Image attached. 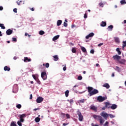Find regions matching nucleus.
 Listing matches in <instances>:
<instances>
[{"mask_svg":"<svg viewBox=\"0 0 126 126\" xmlns=\"http://www.w3.org/2000/svg\"><path fill=\"white\" fill-rule=\"evenodd\" d=\"M21 104H18L16 105V108H17V109H21Z\"/></svg>","mask_w":126,"mask_h":126,"instance_id":"32","label":"nucleus"},{"mask_svg":"<svg viewBox=\"0 0 126 126\" xmlns=\"http://www.w3.org/2000/svg\"><path fill=\"white\" fill-rule=\"evenodd\" d=\"M114 40L115 43L117 44H120L121 43V41H120V38L118 37H114Z\"/></svg>","mask_w":126,"mask_h":126,"instance_id":"13","label":"nucleus"},{"mask_svg":"<svg viewBox=\"0 0 126 126\" xmlns=\"http://www.w3.org/2000/svg\"><path fill=\"white\" fill-rule=\"evenodd\" d=\"M20 117V121H21V123H23L24 122V119H23L25 117V114H22L19 115Z\"/></svg>","mask_w":126,"mask_h":126,"instance_id":"8","label":"nucleus"},{"mask_svg":"<svg viewBox=\"0 0 126 126\" xmlns=\"http://www.w3.org/2000/svg\"><path fill=\"white\" fill-rule=\"evenodd\" d=\"M120 3H121V4H126V0H122L120 1Z\"/></svg>","mask_w":126,"mask_h":126,"instance_id":"31","label":"nucleus"},{"mask_svg":"<svg viewBox=\"0 0 126 126\" xmlns=\"http://www.w3.org/2000/svg\"><path fill=\"white\" fill-rule=\"evenodd\" d=\"M67 125H68V123H63V126H67Z\"/></svg>","mask_w":126,"mask_h":126,"instance_id":"62","label":"nucleus"},{"mask_svg":"<svg viewBox=\"0 0 126 126\" xmlns=\"http://www.w3.org/2000/svg\"><path fill=\"white\" fill-rule=\"evenodd\" d=\"M0 27H1V29H5V27H4V25L3 24H0Z\"/></svg>","mask_w":126,"mask_h":126,"instance_id":"29","label":"nucleus"},{"mask_svg":"<svg viewBox=\"0 0 126 126\" xmlns=\"http://www.w3.org/2000/svg\"><path fill=\"white\" fill-rule=\"evenodd\" d=\"M116 52H118V55H121L122 54V52L120 51V48H119L116 49Z\"/></svg>","mask_w":126,"mask_h":126,"instance_id":"28","label":"nucleus"},{"mask_svg":"<svg viewBox=\"0 0 126 126\" xmlns=\"http://www.w3.org/2000/svg\"><path fill=\"white\" fill-rule=\"evenodd\" d=\"M37 110H40V108L34 109L33 111H37Z\"/></svg>","mask_w":126,"mask_h":126,"instance_id":"61","label":"nucleus"},{"mask_svg":"<svg viewBox=\"0 0 126 126\" xmlns=\"http://www.w3.org/2000/svg\"><path fill=\"white\" fill-rule=\"evenodd\" d=\"M91 126H99L98 125H94V123H92Z\"/></svg>","mask_w":126,"mask_h":126,"instance_id":"56","label":"nucleus"},{"mask_svg":"<svg viewBox=\"0 0 126 126\" xmlns=\"http://www.w3.org/2000/svg\"><path fill=\"white\" fill-rule=\"evenodd\" d=\"M103 87H105L107 89H109L110 88V85L108 83H105L102 85Z\"/></svg>","mask_w":126,"mask_h":126,"instance_id":"19","label":"nucleus"},{"mask_svg":"<svg viewBox=\"0 0 126 126\" xmlns=\"http://www.w3.org/2000/svg\"><path fill=\"white\" fill-rule=\"evenodd\" d=\"M41 76L43 80H46L47 79V73L46 72H41Z\"/></svg>","mask_w":126,"mask_h":126,"instance_id":"5","label":"nucleus"},{"mask_svg":"<svg viewBox=\"0 0 126 126\" xmlns=\"http://www.w3.org/2000/svg\"><path fill=\"white\" fill-rule=\"evenodd\" d=\"M36 82L38 83V84H41V82L40 81V80H39V79H37V80H36Z\"/></svg>","mask_w":126,"mask_h":126,"instance_id":"46","label":"nucleus"},{"mask_svg":"<svg viewBox=\"0 0 126 126\" xmlns=\"http://www.w3.org/2000/svg\"><path fill=\"white\" fill-rule=\"evenodd\" d=\"M108 116L111 118V119H113V118H115V116L113 115L112 114H108Z\"/></svg>","mask_w":126,"mask_h":126,"instance_id":"41","label":"nucleus"},{"mask_svg":"<svg viewBox=\"0 0 126 126\" xmlns=\"http://www.w3.org/2000/svg\"><path fill=\"white\" fill-rule=\"evenodd\" d=\"M77 115L78 116V120L79 122H83V120H84V118H83V115H82L80 111H77Z\"/></svg>","mask_w":126,"mask_h":126,"instance_id":"3","label":"nucleus"},{"mask_svg":"<svg viewBox=\"0 0 126 126\" xmlns=\"http://www.w3.org/2000/svg\"><path fill=\"white\" fill-rule=\"evenodd\" d=\"M99 5L100 6V7H104V3L102 2L99 3Z\"/></svg>","mask_w":126,"mask_h":126,"instance_id":"38","label":"nucleus"},{"mask_svg":"<svg viewBox=\"0 0 126 126\" xmlns=\"http://www.w3.org/2000/svg\"><path fill=\"white\" fill-rule=\"evenodd\" d=\"M30 10H32V11H34V8H30Z\"/></svg>","mask_w":126,"mask_h":126,"instance_id":"64","label":"nucleus"},{"mask_svg":"<svg viewBox=\"0 0 126 126\" xmlns=\"http://www.w3.org/2000/svg\"><path fill=\"white\" fill-rule=\"evenodd\" d=\"M100 116L104 118L105 120H107V118L109 117V114L105 112H102L101 113H100Z\"/></svg>","mask_w":126,"mask_h":126,"instance_id":"6","label":"nucleus"},{"mask_svg":"<svg viewBox=\"0 0 126 126\" xmlns=\"http://www.w3.org/2000/svg\"><path fill=\"white\" fill-rule=\"evenodd\" d=\"M117 108H118V106L115 104H112L111 106V109H112V110H115Z\"/></svg>","mask_w":126,"mask_h":126,"instance_id":"18","label":"nucleus"},{"mask_svg":"<svg viewBox=\"0 0 126 126\" xmlns=\"http://www.w3.org/2000/svg\"><path fill=\"white\" fill-rule=\"evenodd\" d=\"M105 108H107V109H110L111 108V103L110 102H106L105 103Z\"/></svg>","mask_w":126,"mask_h":126,"instance_id":"12","label":"nucleus"},{"mask_svg":"<svg viewBox=\"0 0 126 126\" xmlns=\"http://www.w3.org/2000/svg\"><path fill=\"white\" fill-rule=\"evenodd\" d=\"M13 32V31L10 30V29H9L6 31V33L7 34V35H11Z\"/></svg>","mask_w":126,"mask_h":126,"instance_id":"10","label":"nucleus"},{"mask_svg":"<svg viewBox=\"0 0 126 126\" xmlns=\"http://www.w3.org/2000/svg\"><path fill=\"white\" fill-rule=\"evenodd\" d=\"M63 70H64V71H65V70H66V66H64L63 67Z\"/></svg>","mask_w":126,"mask_h":126,"instance_id":"59","label":"nucleus"},{"mask_svg":"<svg viewBox=\"0 0 126 126\" xmlns=\"http://www.w3.org/2000/svg\"><path fill=\"white\" fill-rule=\"evenodd\" d=\"M104 126H109V122L106 121L104 124Z\"/></svg>","mask_w":126,"mask_h":126,"instance_id":"44","label":"nucleus"},{"mask_svg":"<svg viewBox=\"0 0 126 126\" xmlns=\"http://www.w3.org/2000/svg\"><path fill=\"white\" fill-rule=\"evenodd\" d=\"M111 76L112 77H114L115 76V73H112Z\"/></svg>","mask_w":126,"mask_h":126,"instance_id":"63","label":"nucleus"},{"mask_svg":"<svg viewBox=\"0 0 126 126\" xmlns=\"http://www.w3.org/2000/svg\"><path fill=\"white\" fill-rule=\"evenodd\" d=\"M53 58L54 61H55V62H58V61H59V57L58 55L53 56Z\"/></svg>","mask_w":126,"mask_h":126,"instance_id":"23","label":"nucleus"},{"mask_svg":"<svg viewBox=\"0 0 126 126\" xmlns=\"http://www.w3.org/2000/svg\"><path fill=\"white\" fill-rule=\"evenodd\" d=\"M39 35H44V34H45V32L43 31H39Z\"/></svg>","mask_w":126,"mask_h":126,"instance_id":"33","label":"nucleus"},{"mask_svg":"<svg viewBox=\"0 0 126 126\" xmlns=\"http://www.w3.org/2000/svg\"><path fill=\"white\" fill-rule=\"evenodd\" d=\"M72 52H73L74 54H75V53H76V48H75V47H73L72 48Z\"/></svg>","mask_w":126,"mask_h":126,"instance_id":"27","label":"nucleus"},{"mask_svg":"<svg viewBox=\"0 0 126 126\" xmlns=\"http://www.w3.org/2000/svg\"><path fill=\"white\" fill-rule=\"evenodd\" d=\"M24 62L25 63H28L29 62H31V59L28 58V57H25L24 59Z\"/></svg>","mask_w":126,"mask_h":126,"instance_id":"15","label":"nucleus"},{"mask_svg":"<svg viewBox=\"0 0 126 126\" xmlns=\"http://www.w3.org/2000/svg\"><path fill=\"white\" fill-rule=\"evenodd\" d=\"M103 43H100L99 44H98V47H100V46H103Z\"/></svg>","mask_w":126,"mask_h":126,"instance_id":"55","label":"nucleus"},{"mask_svg":"<svg viewBox=\"0 0 126 126\" xmlns=\"http://www.w3.org/2000/svg\"><path fill=\"white\" fill-rule=\"evenodd\" d=\"M119 63H120L121 64H125L126 63V60L124 59H121L120 61H118Z\"/></svg>","mask_w":126,"mask_h":126,"instance_id":"16","label":"nucleus"},{"mask_svg":"<svg viewBox=\"0 0 126 126\" xmlns=\"http://www.w3.org/2000/svg\"><path fill=\"white\" fill-rule=\"evenodd\" d=\"M113 28H114V26H113V25H110V26H108V29L110 30H112Z\"/></svg>","mask_w":126,"mask_h":126,"instance_id":"39","label":"nucleus"},{"mask_svg":"<svg viewBox=\"0 0 126 126\" xmlns=\"http://www.w3.org/2000/svg\"><path fill=\"white\" fill-rule=\"evenodd\" d=\"M85 101H86V99H81L79 100V102L83 103H84V102H85Z\"/></svg>","mask_w":126,"mask_h":126,"instance_id":"35","label":"nucleus"},{"mask_svg":"<svg viewBox=\"0 0 126 126\" xmlns=\"http://www.w3.org/2000/svg\"><path fill=\"white\" fill-rule=\"evenodd\" d=\"M62 22H63V21H62V20H59L57 21V26H60V25H62Z\"/></svg>","mask_w":126,"mask_h":126,"instance_id":"25","label":"nucleus"},{"mask_svg":"<svg viewBox=\"0 0 126 126\" xmlns=\"http://www.w3.org/2000/svg\"><path fill=\"white\" fill-rule=\"evenodd\" d=\"M91 110H93L94 112H96L97 111V107L94 105H91L90 107Z\"/></svg>","mask_w":126,"mask_h":126,"instance_id":"14","label":"nucleus"},{"mask_svg":"<svg viewBox=\"0 0 126 126\" xmlns=\"http://www.w3.org/2000/svg\"><path fill=\"white\" fill-rule=\"evenodd\" d=\"M68 102H69L70 104H73V99H68L67 100Z\"/></svg>","mask_w":126,"mask_h":126,"instance_id":"37","label":"nucleus"},{"mask_svg":"<svg viewBox=\"0 0 126 126\" xmlns=\"http://www.w3.org/2000/svg\"><path fill=\"white\" fill-rule=\"evenodd\" d=\"M65 116H66L67 119H70V115H69V114H66Z\"/></svg>","mask_w":126,"mask_h":126,"instance_id":"43","label":"nucleus"},{"mask_svg":"<svg viewBox=\"0 0 126 126\" xmlns=\"http://www.w3.org/2000/svg\"><path fill=\"white\" fill-rule=\"evenodd\" d=\"M115 70H116L117 71H118V72H120V71H121V68H120V67L118 66H116V69H115Z\"/></svg>","mask_w":126,"mask_h":126,"instance_id":"34","label":"nucleus"},{"mask_svg":"<svg viewBox=\"0 0 126 126\" xmlns=\"http://www.w3.org/2000/svg\"><path fill=\"white\" fill-rule=\"evenodd\" d=\"M78 80H82V76H79L77 78Z\"/></svg>","mask_w":126,"mask_h":126,"instance_id":"42","label":"nucleus"},{"mask_svg":"<svg viewBox=\"0 0 126 126\" xmlns=\"http://www.w3.org/2000/svg\"><path fill=\"white\" fill-rule=\"evenodd\" d=\"M12 41L13 42H16V41H17V39L15 37H12Z\"/></svg>","mask_w":126,"mask_h":126,"instance_id":"40","label":"nucleus"},{"mask_svg":"<svg viewBox=\"0 0 126 126\" xmlns=\"http://www.w3.org/2000/svg\"><path fill=\"white\" fill-rule=\"evenodd\" d=\"M25 36H28L29 38H30V37H31V35L28 34V33H25Z\"/></svg>","mask_w":126,"mask_h":126,"instance_id":"47","label":"nucleus"},{"mask_svg":"<svg viewBox=\"0 0 126 126\" xmlns=\"http://www.w3.org/2000/svg\"><path fill=\"white\" fill-rule=\"evenodd\" d=\"M87 17V14L85 13V14H84V18L85 19H86Z\"/></svg>","mask_w":126,"mask_h":126,"instance_id":"57","label":"nucleus"},{"mask_svg":"<svg viewBox=\"0 0 126 126\" xmlns=\"http://www.w3.org/2000/svg\"><path fill=\"white\" fill-rule=\"evenodd\" d=\"M100 26H101V27H105V26H107V23L104 21L101 22Z\"/></svg>","mask_w":126,"mask_h":126,"instance_id":"20","label":"nucleus"},{"mask_svg":"<svg viewBox=\"0 0 126 126\" xmlns=\"http://www.w3.org/2000/svg\"><path fill=\"white\" fill-rule=\"evenodd\" d=\"M21 2H22V1L20 0L19 1H16V3H17L18 5H20V3Z\"/></svg>","mask_w":126,"mask_h":126,"instance_id":"48","label":"nucleus"},{"mask_svg":"<svg viewBox=\"0 0 126 126\" xmlns=\"http://www.w3.org/2000/svg\"><path fill=\"white\" fill-rule=\"evenodd\" d=\"M113 59H114V60L116 61H120V60H121V57L120 56L118 55H115L113 56Z\"/></svg>","mask_w":126,"mask_h":126,"instance_id":"7","label":"nucleus"},{"mask_svg":"<svg viewBox=\"0 0 126 126\" xmlns=\"http://www.w3.org/2000/svg\"><path fill=\"white\" fill-rule=\"evenodd\" d=\"M33 98V96H32V94H31V95H30V99H31V100H32V98Z\"/></svg>","mask_w":126,"mask_h":126,"instance_id":"60","label":"nucleus"},{"mask_svg":"<svg viewBox=\"0 0 126 126\" xmlns=\"http://www.w3.org/2000/svg\"><path fill=\"white\" fill-rule=\"evenodd\" d=\"M94 118L95 119V120H97V121H99L100 125H102L104 124L105 121L103 120V118L101 116H98L96 115H94Z\"/></svg>","mask_w":126,"mask_h":126,"instance_id":"2","label":"nucleus"},{"mask_svg":"<svg viewBox=\"0 0 126 126\" xmlns=\"http://www.w3.org/2000/svg\"><path fill=\"white\" fill-rule=\"evenodd\" d=\"M95 34L93 32H91L86 36V39H89L90 37H93Z\"/></svg>","mask_w":126,"mask_h":126,"instance_id":"11","label":"nucleus"},{"mask_svg":"<svg viewBox=\"0 0 126 126\" xmlns=\"http://www.w3.org/2000/svg\"><path fill=\"white\" fill-rule=\"evenodd\" d=\"M81 50L83 53H86V49L85 47H82Z\"/></svg>","mask_w":126,"mask_h":126,"instance_id":"30","label":"nucleus"},{"mask_svg":"<svg viewBox=\"0 0 126 126\" xmlns=\"http://www.w3.org/2000/svg\"><path fill=\"white\" fill-rule=\"evenodd\" d=\"M16 87V89H18V86L17 85H15L13 86V89H14V88Z\"/></svg>","mask_w":126,"mask_h":126,"instance_id":"51","label":"nucleus"},{"mask_svg":"<svg viewBox=\"0 0 126 126\" xmlns=\"http://www.w3.org/2000/svg\"><path fill=\"white\" fill-rule=\"evenodd\" d=\"M21 123L22 122L20 120L18 121V122H17L18 125L19 126H22V124Z\"/></svg>","mask_w":126,"mask_h":126,"instance_id":"36","label":"nucleus"},{"mask_svg":"<svg viewBox=\"0 0 126 126\" xmlns=\"http://www.w3.org/2000/svg\"><path fill=\"white\" fill-rule=\"evenodd\" d=\"M34 121H35V123H39V122H40V121H41V118H40L39 117H36L34 119Z\"/></svg>","mask_w":126,"mask_h":126,"instance_id":"24","label":"nucleus"},{"mask_svg":"<svg viewBox=\"0 0 126 126\" xmlns=\"http://www.w3.org/2000/svg\"><path fill=\"white\" fill-rule=\"evenodd\" d=\"M49 66H50V64L49 63H46L45 64V67L48 68V67H49Z\"/></svg>","mask_w":126,"mask_h":126,"instance_id":"49","label":"nucleus"},{"mask_svg":"<svg viewBox=\"0 0 126 126\" xmlns=\"http://www.w3.org/2000/svg\"><path fill=\"white\" fill-rule=\"evenodd\" d=\"M123 45H122V50H125V48L126 47V40L123 41L122 42Z\"/></svg>","mask_w":126,"mask_h":126,"instance_id":"17","label":"nucleus"},{"mask_svg":"<svg viewBox=\"0 0 126 126\" xmlns=\"http://www.w3.org/2000/svg\"><path fill=\"white\" fill-rule=\"evenodd\" d=\"M95 51H94V50H93V49H92L91 50V51H90V53H91V54H94V52Z\"/></svg>","mask_w":126,"mask_h":126,"instance_id":"54","label":"nucleus"},{"mask_svg":"<svg viewBox=\"0 0 126 126\" xmlns=\"http://www.w3.org/2000/svg\"><path fill=\"white\" fill-rule=\"evenodd\" d=\"M3 10V7H2V6H0V10Z\"/></svg>","mask_w":126,"mask_h":126,"instance_id":"58","label":"nucleus"},{"mask_svg":"<svg viewBox=\"0 0 126 126\" xmlns=\"http://www.w3.org/2000/svg\"><path fill=\"white\" fill-rule=\"evenodd\" d=\"M68 94H69V91L67 90L65 92V97H68Z\"/></svg>","mask_w":126,"mask_h":126,"instance_id":"26","label":"nucleus"},{"mask_svg":"<svg viewBox=\"0 0 126 126\" xmlns=\"http://www.w3.org/2000/svg\"><path fill=\"white\" fill-rule=\"evenodd\" d=\"M63 26H64V27H67V23H66L65 22H64L63 23Z\"/></svg>","mask_w":126,"mask_h":126,"instance_id":"50","label":"nucleus"},{"mask_svg":"<svg viewBox=\"0 0 126 126\" xmlns=\"http://www.w3.org/2000/svg\"><path fill=\"white\" fill-rule=\"evenodd\" d=\"M59 38H60V35H57L56 36H55L53 38V41H54V42H55V41H57V40H58V39H59Z\"/></svg>","mask_w":126,"mask_h":126,"instance_id":"21","label":"nucleus"},{"mask_svg":"<svg viewBox=\"0 0 126 126\" xmlns=\"http://www.w3.org/2000/svg\"><path fill=\"white\" fill-rule=\"evenodd\" d=\"M88 92L89 93L90 96H93V95H96L99 93V91L97 89H93L92 87H88Z\"/></svg>","mask_w":126,"mask_h":126,"instance_id":"1","label":"nucleus"},{"mask_svg":"<svg viewBox=\"0 0 126 126\" xmlns=\"http://www.w3.org/2000/svg\"><path fill=\"white\" fill-rule=\"evenodd\" d=\"M39 68H40V69H43V68H44V67L42 65H40Z\"/></svg>","mask_w":126,"mask_h":126,"instance_id":"52","label":"nucleus"},{"mask_svg":"<svg viewBox=\"0 0 126 126\" xmlns=\"http://www.w3.org/2000/svg\"><path fill=\"white\" fill-rule=\"evenodd\" d=\"M32 77L34 79V80H36L37 79H38V78L36 77V76H35V75H32Z\"/></svg>","mask_w":126,"mask_h":126,"instance_id":"45","label":"nucleus"},{"mask_svg":"<svg viewBox=\"0 0 126 126\" xmlns=\"http://www.w3.org/2000/svg\"><path fill=\"white\" fill-rule=\"evenodd\" d=\"M13 11L14 12H15V13H17V8H14L13 9Z\"/></svg>","mask_w":126,"mask_h":126,"instance_id":"53","label":"nucleus"},{"mask_svg":"<svg viewBox=\"0 0 126 126\" xmlns=\"http://www.w3.org/2000/svg\"><path fill=\"white\" fill-rule=\"evenodd\" d=\"M4 70L5 71H9L10 70V68L7 66H5L4 67Z\"/></svg>","mask_w":126,"mask_h":126,"instance_id":"22","label":"nucleus"},{"mask_svg":"<svg viewBox=\"0 0 126 126\" xmlns=\"http://www.w3.org/2000/svg\"><path fill=\"white\" fill-rule=\"evenodd\" d=\"M97 100L98 101V102H103V101H105V100H107L106 96H102L101 95H99L97 97Z\"/></svg>","mask_w":126,"mask_h":126,"instance_id":"4","label":"nucleus"},{"mask_svg":"<svg viewBox=\"0 0 126 126\" xmlns=\"http://www.w3.org/2000/svg\"><path fill=\"white\" fill-rule=\"evenodd\" d=\"M44 100V98L42 97H38L36 99V103H41V102H43Z\"/></svg>","mask_w":126,"mask_h":126,"instance_id":"9","label":"nucleus"}]
</instances>
